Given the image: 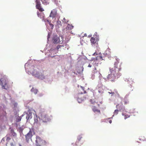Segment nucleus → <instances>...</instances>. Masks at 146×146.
I'll return each instance as SVG.
<instances>
[{
    "label": "nucleus",
    "mask_w": 146,
    "mask_h": 146,
    "mask_svg": "<svg viewBox=\"0 0 146 146\" xmlns=\"http://www.w3.org/2000/svg\"><path fill=\"white\" fill-rule=\"evenodd\" d=\"M103 60L102 57L101 56H98L95 58H93L90 60V62L89 64L88 67L91 68L92 66L94 67V69L93 70L94 73V74H100V68H98V62L100 60L101 61Z\"/></svg>",
    "instance_id": "obj_1"
},
{
    "label": "nucleus",
    "mask_w": 146,
    "mask_h": 146,
    "mask_svg": "<svg viewBox=\"0 0 146 146\" xmlns=\"http://www.w3.org/2000/svg\"><path fill=\"white\" fill-rule=\"evenodd\" d=\"M39 117L42 123H47L51 120L49 116L46 112L44 110H41L39 113Z\"/></svg>",
    "instance_id": "obj_2"
},
{
    "label": "nucleus",
    "mask_w": 146,
    "mask_h": 146,
    "mask_svg": "<svg viewBox=\"0 0 146 146\" xmlns=\"http://www.w3.org/2000/svg\"><path fill=\"white\" fill-rule=\"evenodd\" d=\"M116 61L115 62L114 64V67L111 70H113L112 73H114L115 72H120L119 71L121 70V65L122 63H120L119 62V59L118 58H116Z\"/></svg>",
    "instance_id": "obj_3"
},
{
    "label": "nucleus",
    "mask_w": 146,
    "mask_h": 146,
    "mask_svg": "<svg viewBox=\"0 0 146 146\" xmlns=\"http://www.w3.org/2000/svg\"><path fill=\"white\" fill-rule=\"evenodd\" d=\"M34 122L33 125L34 127L37 129H38L41 126L43 125L41 120L39 117H38L37 115H35L34 117Z\"/></svg>",
    "instance_id": "obj_4"
},
{
    "label": "nucleus",
    "mask_w": 146,
    "mask_h": 146,
    "mask_svg": "<svg viewBox=\"0 0 146 146\" xmlns=\"http://www.w3.org/2000/svg\"><path fill=\"white\" fill-rule=\"evenodd\" d=\"M111 73L108 75L107 76V78L108 79H111V80L113 81L116 78H118L121 75V74L120 72H115L114 73H112V72L113 70L111 69L110 70Z\"/></svg>",
    "instance_id": "obj_5"
},
{
    "label": "nucleus",
    "mask_w": 146,
    "mask_h": 146,
    "mask_svg": "<svg viewBox=\"0 0 146 146\" xmlns=\"http://www.w3.org/2000/svg\"><path fill=\"white\" fill-rule=\"evenodd\" d=\"M35 134V132L33 128L30 129L29 132L25 135V139L27 143H29L30 140L32 141V137Z\"/></svg>",
    "instance_id": "obj_6"
},
{
    "label": "nucleus",
    "mask_w": 146,
    "mask_h": 146,
    "mask_svg": "<svg viewBox=\"0 0 146 146\" xmlns=\"http://www.w3.org/2000/svg\"><path fill=\"white\" fill-rule=\"evenodd\" d=\"M35 144L36 146H46V142L38 136H36Z\"/></svg>",
    "instance_id": "obj_7"
},
{
    "label": "nucleus",
    "mask_w": 146,
    "mask_h": 146,
    "mask_svg": "<svg viewBox=\"0 0 146 146\" xmlns=\"http://www.w3.org/2000/svg\"><path fill=\"white\" fill-rule=\"evenodd\" d=\"M0 84L2 86V88L6 90H7L9 88V86L8 84L6 79L2 78L0 80Z\"/></svg>",
    "instance_id": "obj_8"
},
{
    "label": "nucleus",
    "mask_w": 146,
    "mask_h": 146,
    "mask_svg": "<svg viewBox=\"0 0 146 146\" xmlns=\"http://www.w3.org/2000/svg\"><path fill=\"white\" fill-rule=\"evenodd\" d=\"M99 40V36L98 35L97 33L96 32L93 36V37L91 38L90 41L91 44H96L97 42Z\"/></svg>",
    "instance_id": "obj_9"
},
{
    "label": "nucleus",
    "mask_w": 146,
    "mask_h": 146,
    "mask_svg": "<svg viewBox=\"0 0 146 146\" xmlns=\"http://www.w3.org/2000/svg\"><path fill=\"white\" fill-rule=\"evenodd\" d=\"M36 8L38 9L39 11L42 12L44 11V9L41 7V4L40 2V0H36Z\"/></svg>",
    "instance_id": "obj_10"
},
{
    "label": "nucleus",
    "mask_w": 146,
    "mask_h": 146,
    "mask_svg": "<svg viewBox=\"0 0 146 146\" xmlns=\"http://www.w3.org/2000/svg\"><path fill=\"white\" fill-rule=\"evenodd\" d=\"M52 41L54 43H59L60 42V38L57 35H55L52 38Z\"/></svg>",
    "instance_id": "obj_11"
},
{
    "label": "nucleus",
    "mask_w": 146,
    "mask_h": 146,
    "mask_svg": "<svg viewBox=\"0 0 146 146\" xmlns=\"http://www.w3.org/2000/svg\"><path fill=\"white\" fill-rule=\"evenodd\" d=\"M44 71H42V72L38 73V75H36V77L39 79L43 80L45 78V76L43 74Z\"/></svg>",
    "instance_id": "obj_12"
},
{
    "label": "nucleus",
    "mask_w": 146,
    "mask_h": 146,
    "mask_svg": "<svg viewBox=\"0 0 146 146\" xmlns=\"http://www.w3.org/2000/svg\"><path fill=\"white\" fill-rule=\"evenodd\" d=\"M57 14V11L56 9H53L50 15V17L52 18L55 17Z\"/></svg>",
    "instance_id": "obj_13"
},
{
    "label": "nucleus",
    "mask_w": 146,
    "mask_h": 146,
    "mask_svg": "<svg viewBox=\"0 0 146 146\" xmlns=\"http://www.w3.org/2000/svg\"><path fill=\"white\" fill-rule=\"evenodd\" d=\"M34 70H31V73L32 75L34 76L35 77H36V75H38L39 72L36 71V68L35 67L34 68H33Z\"/></svg>",
    "instance_id": "obj_14"
},
{
    "label": "nucleus",
    "mask_w": 146,
    "mask_h": 146,
    "mask_svg": "<svg viewBox=\"0 0 146 146\" xmlns=\"http://www.w3.org/2000/svg\"><path fill=\"white\" fill-rule=\"evenodd\" d=\"M37 15L38 17H40L43 20H44L45 19V15L43 13H39L38 12H37Z\"/></svg>",
    "instance_id": "obj_15"
},
{
    "label": "nucleus",
    "mask_w": 146,
    "mask_h": 146,
    "mask_svg": "<svg viewBox=\"0 0 146 146\" xmlns=\"http://www.w3.org/2000/svg\"><path fill=\"white\" fill-rule=\"evenodd\" d=\"M26 118L27 121L29 119H31L32 117V113L29 112V113H26Z\"/></svg>",
    "instance_id": "obj_16"
},
{
    "label": "nucleus",
    "mask_w": 146,
    "mask_h": 146,
    "mask_svg": "<svg viewBox=\"0 0 146 146\" xmlns=\"http://www.w3.org/2000/svg\"><path fill=\"white\" fill-rule=\"evenodd\" d=\"M125 81L127 82L129 84L131 83L132 84L133 82V80L131 78H130V77H127L125 78Z\"/></svg>",
    "instance_id": "obj_17"
},
{
    "label": "nucleus",
    "mask_w": 146,
    "mask_h": 146,
    "mask_svg": "<svg viewBox=\"0 0 146 146\" xmlns=\"http://www.w3.org/2000/svg\"><path fill=\"white\" fill-rule=\"evenodd\" d=\"M116 108L118 109L120 111H121L123 108L122 103H121V104L117 105L116 106Z\"/></svg>",
    "instance_id": "obj_18"
},
{
    "label": "nucleus",
    "mask_w": 146,
    "mask_h": 146,
    "mask_svg": "<svg viewBox=\"0 0 146 146\" xmlns=\"http://www.w3.org/2000/svg\"><path fill=\"white\" fill-rule=\"evenodd\" d=\"M92 110L94 112H97L100 113V111L95 106H94L93 107Z\"/></svg>",
    "instance_id": "obj_19"
},
{
    "label": "nucleus",
    "mask_w": 146,
    "mask_h": 146,
    "mask_svg": "<svg viewBox=\"0 0 146 146\" xmlns=\"http://www.w3.org/2000/svg\"><path fill=\"white\" fill-rule=\"evenodd\" d=\"M73 27H74L73 25H70L69 24H68L66 27V29L67 30H70L73 28Z\"/></svg>",
    "instance_id": "obj_20"
},
{
    "label": "nucleus",
    "mask_w": 146,
    "mask_h": 146,
    "mask_svg": "<svg viewBox=\"0 0 146 146\" xmlns=\"http://www.w3.org/2000/svg\"><path fill=\"white\" fill-rule=\"evenodd\" d=\"M42 3L45 5H47L49 3L50 0H41Z\"/></svg>",
    "instance_id": "obj_21"
},
{
    "label": "nucleus",
    "mask_w": 146,
    "mask_h": 146,
    "mask_svg": "<svg viewBox=\"0 0 146 146\" xmlns=\"http://www.w3.org/2000/svg\"><path fill=\"white\" fill-rule=\"evenodd\" d=\"M11 133L13 137H15L17 136V134L14 132V130L12 129L11 130Z\"/></svg>",
    "instance_id": "obj_22"
},
{
    "label": "nucleus",
    "mask_w": 146,
    "mask_h": 146,
    "mask_svg": "<svg viewBox=\"0 0 146 146\" xmlns=\"http://www.w3.org/2000/svg\"><path fill=\"white\" fill-rule=\"evenodd\" d=\"M129 114H126V113L124 114V113H122V115H124V118L125 119H126L129 117L130 116V114L129 113H128Z\"/></svg>",
    "instance_id": "obj_23"
},
{
    "label": "nucleus",
    "mask_w": 146,
    "mask_h": 146,
    "mask_svg": "<svg viewBox=\"0 0 146 146\" xmlns=\"http://www.w3.org/2000/svg\"><path fill=\"white\" fill-rule=\"evenodd\" d=\"M31 91L32 92H33L35 94H36L37 93L38 90L37 89L33 88L31 90Z\"/></svg>",
    "instance_id": "obj_24"
},
{
    "label": "nucleus",
    "mask_w": 146,
    "mask_h": 146,
    "mask_svg": "<svg viewBox=\"0 0 146 146\" xmlns=\"http://www.w3.org/2000/svg\"><path fill=\"white\" fill-rule=\"evenodd\" d=\"M21 117H19L18 116H16V121L17 122H19L21 121Z\"/></svg>",
    "instance_id": "obj_25"
},
{
    "label": "nucleus",
    "mask_w": 146,
    "mask_h": 146,
    "mask_svg": "<svg viewBox=\"0 0 146 146\" xmlns=\"http://www.w3.org/2000/svg\"><path fill=\"white\" fill-rule=\"evenodd\" d=\"M90 102L91 104L93 105L95 104L96 103L95 101L94 100H90Z\"/></svg>",
    "instance_id": "obj_26"
},
{
    "label": "nucleus",
    "mask_w": 146,
    "mask_h": 146,
    "mask_svg": "<svg viewBox=\"0 0 146 146\" xmlns=\"http://www.w3.org/2000/svg\"><path fill=\"white\" fill-rule=\"evenodd\" d=\"M6 141L7 142H9L11 139V138L10 137L8 136L7 135L6 136Z\"/></svg>",
    "instance_id": "obj_27"
},
{
    "label": "nucleus",
    "mask_w": 146,
    "mask_h": 146,
    "mask_svg": "<svg viewBox=\"0 0 146 146\" xmlns=\"http://www.w3.org/2000/svg\"><path fill=\"white\" fill-rule=\"evenodd\" d=\"M124 104H128L129 103V101L128 100L126 99H125L124 100Z\"/></svg>",
    "instance_id": "obj_28"
},
{
    "label": "nucleus",
    "mask_w": 146,
    "mask_h": 146,
    "mask_svg": "<svg viewBox=\"0 0 146 146\" xmlns=\"http://www.w3.org/2000/svg\"><path fill=\"white\" fill-rule=\"evenodd\" d=\"M81 87L82 89V90L84 91L83 93L82 92L81 93V94H82L83 93V94H86V91H85L84 90H85L84 87H82V86H81Z\"/></svg>",
    "instance_id": "obj_29"
},
{
    "label": "nucleus",
    "mask_w": 146,
    "mask_h": 146,
    "mask_svg": "<svg viewBox=\"0 0 146 146\" xmlns=\"http://www.w3.org/2000/svg\"><path fill=\"white\" fill-rule=\"evenodd\" d=\"M118 111L119 110H115L114 112V115H117L118 114Z\"/></svg>",
    "instance_id": "obj_30"
},
{
    "label": "nucleus",
    "mask_w": 146,
    "mask_h": 146,
    "mask_svg": "<svg viewBox=\"0 0 146 146\" xmlns=\"http://www.w3.org/2000/svg\"><path fill=\"white\" fill-rule=\"evenodd\" d=\"M82 138V137L81 136H79L78 137L77 139L78 141L79 142L81 140V139Z\"/></svg>",
    "instance_id": "obj_31"
},
{
    "label": "nucleus",
    "mask_w": 146,
    "mask_h": 146,
    "mask_svg": "<svg viewBox=\"0 0 146 146\" xmlns=\"http://www.w3.org/2000/svg\"><path fill=\"white\" fill-rule=\"evenodd\" d=\"M49 25L50 26V27L52 29L54 27V25L52 24L50 22H49Z\"/></svg>",
    "instance_id": "obj_32"
},
{
    "label": "nucleus",
    "mask_w": 146,
    "mask_h": 146,
    "mask_svg": "<svg viewBox=\"0 0 146 146\" xmlns=\"http://www.w3.org/2000/svg\"><path fill=\"white\" fill-rule=\"evenodd\" d=\"M63 20H64V22L65 23H67L68 21V20H67L65 18H64L63 19Z\"/></svg>",
    "instance_id": "obj_33"
},
{
    "label": "nucleus",
    "mask_w": 146,
    "mask_h": 146,
    "mask_svg": "<svg viewBox=\"0 0 146 146\" xmlns=\"http://www.w3.org/2000/svg\"><path fill=\"white\" fill-rule=\"evenodd\" d=\"M62 46L60 45H58L56 47V48L57 50L58 51V50L59 48H60L61 46Z\"/></svg>",
    "instance_id": "obj_34"
},
{
    "label": "nucleus",
    "mask_w": 146,
    "mask_h": 146,
    "mask_svg": "<svg viewBox=\"0 0 146 146\" xmlns=\"http://www.w3.org/2000/svg\"><path fill=\"white\" fill-rule=\"evenodd\" d=\"M109 93L111 94V95H114L115 94V93L114 92H113L111 91L110 92H109Z\"/></svg>",
    "instance_id": "obj_35"
},
{
    "label": "nucleus",
    "mask_w": 146,
    "mask_h": 146,
    "mask_svg": "<svg viewBox=\"0 0 146 146\" xmlns=\"http://www.w3.org/2000/svg\"><path fill=\"white\" fill-rule=\"evenodd\" d=\"M50 34H48V36H47V39H48H48L50 38Z\"/></svg>",
    "instance_id": "obj_36"
},
{
    "label": "nucleus",
    "mask_w": 146,
    "mask_h": 146,
    "mask_svg": "<svg viewBox=\"0 0 146 146\" xmlns=\"http://www.w3.org/2000/svg\"><path fill=\"white\" fill-rule=\"evenodd\" d=\"M97 54H96V52H95V53H94L93 54V56H95V55H96Z\"/></svg>",
    "instance_id": "obj_37"
},
{
    "label": "nucleus",
    "mask_w": 146,
    "mask_h": 146,
    "mask_svg": "<svg viewBox=\"0 0 146 146\" xmlns=\"http://www.w3.org/2000/svg\"><path fill=\"white\" fill-rule=\"evenodd\" d=\"M80 98H78V100L79 102H80Z\"/></svg>",
    "instance_id": "obj_38"
},
{
    "label": "nucleus",
    "mask_w": 146,
    "mask_h": 146,
    "mask_svg": "<svg viewBox=\"0 0 146 146\" xmlns=\"http://www.w3.org/2000/svg\"><path fill=\"white\" fill-rule=\"evenodd\" d=\"M86 99V98H83V99H81V101H83L84 100V99Z\"/></svg>",
    "instance_id": "obj_39"
},
{
    "label": "nucleus",
    "mask_w": 146,
    "mask_h": 146,
    "mask_svg": "<svg viewBox=\"0 0 146 146\" xmlns=\"http://www.w3.org/2000/svg\"><path fill=\"white\" fill-rule=\"evenodd\" d=\"M47 21L48 23L49 24V22H50L48 20H47Z\"/></svg>",
    "instance_id": "obj_40"
},
{
    "label": "nucleus",
    "mask_w": 146,
    "mask_h": 146,
    "mask_svg": "<svg viewBox=\"0 0 146 146\" xmlns=\"http://www.w3.org/2000/svg\"><path fill=\"white\" fill-rule=\"evenodd\" d=\"M109 122L110 123H112V121L111 120H110L109 121Z\"/></svg>",
    "instance_id": "obj_41"
},
{
    "label": "nucleus",
    "mask_w": 146,
    "mask_h": 146,
    "mask_svg": "<svg viewBox=\"0 0 146 146\" xmlns=\"http://www.w3.org/2000/svg\"><path fill=\"white\" fill-rule=\"evenodd\" d=\"M59 22H60V23L61 22L60 21H57V23H58Z\"/></svg>",
    "instance_id": "obj_42"
},
{
    "label": "nucleus",
    "mask_w": 146,
    "mask_h": 146,
    "mask_svg": "<svg viewBox=\"0 0 146 146\" xmlns=\"http://www.w3.org/2000/svg\"><path fill=\"white\" fill-rule=\"evenodd\" d=\"M3 141H4V140L3 139V138L2 139V140H3Z\"/></svg>",
    "instance_id": "obj_43"
},
{
    "label": "nucleus",
    "mask_w": 146,
    "mask_h": 146,
    "mask_svg": "<svg viewBox=\"0 0 146 146\" xmlns=\"http://www.w3.org/2000/svg\"><path fill=\"white\" fill-rule=\"evenodd\" d=\"M131 90H133V89H131Z\"/></svg>",
    "instance_id": "obj_44"
},
{
    "label": "nucleus",
    "mask_w": 146,
    "mask_h": 146,
    "mask_svg": "<svg viewBox=\"0 0 146 146\" xmlns=\"http://www.w3.org/2000/svg\"><path fill=\"white\" fill-rule=\"evenodd\" d=\"M23 116V115H21V116Z\"/></svg>",
    "instance_id": "obj_45"
}]
</instances>
